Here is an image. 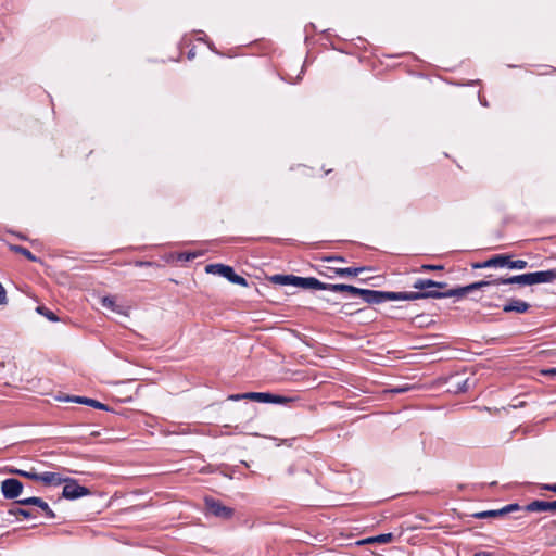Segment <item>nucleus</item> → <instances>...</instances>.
Wrapping results in <instances>:
<instances>
[{
	"label": "nucleus",
	"instance_id": "1",
	"mask_svg": "<svg viewBox=\"0 0 556 556\" xmlns=\"http://www.w3.org/2000/svg\"><path fill=\"white\" fill-rule=\"evenodd\" d=\"M492 282L488 280H481L473 283H470L465 287H457L444 291H424V292H414V301L420 299H445V298H463L466 294L480 290L485 287H491Z\"/></svg>",
	"mask_w": 556,
	"mask_h": 556
},
{
	"label": "nucleus",
	"instance_id": "2",
	"mask_svg": "<svg viewBox=\"0 0 556 556\" xmlns=\"http://www.w3.org/2000/svg\"><path fill=\"white\" fill-rule=\"evenodd\" d=\"M365 303L374 305L387 301H414V292H393L363 289L359 296Z\"/></svg>",
	"mask_w": 556,
	"mask_h": 556
},
{
	"label": "nucleus",
	"instance_id": "3",
	"mask_svg": "<svg viewBox=\"0 0 556 556\" xmlns=\"http://www.w3.org/2000/svg\"><path fill=\"white\" fill-rule=\"evenodd\" d=\"M205 511L216 518L229 520L233 517V508L224 505L219 500L211 496L204 498Z\"/></svg>",
	"mask_w": 556,
	"mask_h": 556
},
{
	"label": "nucleus",
	"instance_id": "4",
	"mask_svg": "<svg viewBox=\"0 0 556 556\" xmlns=\"http://www.w3.org/2000/svg\"><path fill=\"white\" fill-rule=\"evenodd\" d=\"M206 271L207 273H212V274H218L220 275L222 277L226 278L228 281L235 283V285H239V286H242V287H248L249 283H248V280L236 274L233 268L231 266H228V265H224V264H210L206 266Z\"/></svg>",
	"mask_w": 556,
	"mask_h": 556
},
{
	"label": "nucleus",
	"instance_id": "5",
	"mask_svg": "<svg viewBox=\"0 0 556 556\" xmlns=\"http://www.w3.org/2000/svg\"><path fill=\"white\" fill-rule=\"evenodd\" d=\"M63 483H65V485L63 486L62 496L67 500H77L90 494V490L78 484L75 479L65 478Z\"/></svg>",
	"mask_w": 556,
	"mask_h": 556
},
{
	"label": "nucleus",
	"instance_id": "6",
	"mask_svg": "<svg viewBox=\"0 0 556 556\" xmlns=\"http://www.w3.org/2000/svg\"><path fill=\"white\" fill-rule=\"evenodd\" d=\"M1 492L4 498L14 500L23 492V483L15 478H8L1 482Z\"/></svg>",
	"mask_w": 556,
	"mask_h": 556
},
{
	"label": "nucleus",
	"instance_id": "7",
	"mask_svg": "<svg viewBox=\"0 0 556 556\" xmlns=\"http://www.w3.org/2000/svg\"><path fill=\"white\" fill-rule=\"evenodd\" d=\"M247 400H253V401L261 402V403H273V404H283V403L289 402V399H287L285 396L273 394V393H267V392H248Z\"/></svg>",
	"mask_w": 556,
	"mask_h": 556
},
{
	"label": "nucleus",
	"instance_id": "8",
	"mask_svg": "<svg viewBox=\"0 0 556 556\" xmlns=\"http://www.w3.org/2000/svg\"><path fill=\"white\" fill-rule=\"evenodd\" d=\"M16 504L24 505V506H29V505L37 506V509H41L48 519L55 518L54 511L50 508L48 503L45 502L41 497L31 496V497L18 500V501H16Z\"/></svg>",
	"mask_w": 556,
	"mask_h": 556
},
{
	"label": "nucleus",
	"instance_id": "9",
	"mask_svg": "<svg viewBox=\"0 0 556 556\" xmlns=\"http://www.w3.org/2000/svg\"><path fill=\"white\" fill-rule=\"evenodd\" d=\"M492 282L491 286H500V285H520V286H532L531 285V274L526 273L521 275H515L507 278H497L489 280Z\"/></svg>",
	"mask_w": 556,
	"mask_h": 556
},
{
	"label": "nucleus",
	"instance_id": "10",
	"mask_svg": "<svg viewBox=\"0 0 556 556\" xmlns=\"http://www.w3.org/2000/svg\"><path fill=\"white\" fill-rule=\"evenodd\" d=\"M509 258H510V255H508V254H497L484 262L473 263L471 266L475 269L490 268V267H506Z\"/></svg>",
	"mask_w": 556,
	"mask_h": 556
},
{
	"label": "nucleus",
	"instance_id": "11",
	"mask_svg": "<svg viewBox=\"0 0 556 556\" xmlns=\"http://www.w3.org/2000/svg\"><path fill=\"white\" fill-rule=\"evenodd\" d=\"M447 287V283L444 281H434L432 279H424L419 278L417 279L413 288L419 290L418 292L424 291H437L435 289H445Z\"/></svg>",
	"mask_w": 556,
	"mask_h": 556
},
{
	"label": "nucleus",
	"instance_id": "12",
	"mask_svg": "<svg viewBox=\"0 0 556 556\" xmlns=\"http://www.w3.org/2000/svg\"><path fill=\"white\" fill-rule=\"evenodd\" d=\"M531 274V285L536 283H551L556 280V267L548 269V270H542V271H534Z\"/></svg>",
	"mask_w": 556,
	"mask_h": 556
},
{
	"label": "nucleus",
	"instance_id": "13",
	"mask_svg": "<svg viewBox=\"0 0 556 556\" xmlns=\"http://www.w3.org/2000/svg\"><path fill=\"white\" fill-rule=\"evenodd\" d=\"M294 286L303 289H316L321 290L324 288V282L318 280L315 277H299L294 278Z\"/></svg>",
	"mask_w": 556,
	"mask_h": 556
},
{
	"label": "nucleus",
	"instance_id": "14",
	"mask_svg": "<svg viewBox=\"0 0 556 556\" xmlns=\"http://www.w3.org/2000/svg\"><path fill=\"white\" fill-rule=\"evenodd\" d=\"M526 511H555L556 510V501L546 502V501H533L525 506Z\"/></svg>",
	"mask_w": 556,
	"mask_h": 556
},
{
	"label": "nucleus",
	"instance_id": "15",
	"mask_svg": "<svg viewBox=\"0 0 556 556\" xmlns=\"http://www.w3.org/2000/svg\"><path fill=\"white\" fill-rule=\"evenodd\" d=\"M530 308V304L518 299H510L504 306L503 312L505 313H518L523 314Z\"/></svg>",
	"mask_w": 556,
	"mask_h": 556
},
{
	"label": "nucleus",
	"instance_id": "16",
	"mask_svg": "<svg viewBox=\"0 0 556 556\" xmlns=\"http://www.w3.org/2000/svg\"><path fill=\"white\" fill-rule=\"evenodd\" d=\"M65 401H71V402H75V403H79V404H85V405H88V406H91V407H94V408H98V409H102V410H109V407L108 405L94 400V399H90V397H85V396H67L65 399Z\"/></svg>",
	"mask_w": 556,
	"mask_h": 556
},
{
	"label": "nucleus",
	"instance_id": "17",
	"mask_svg": "<svg viewBox=\"0 0 556 556\" xmlns=\"http://www.w3.org/2000/svg\"><path fill=\"white\" fill-rule=\"evenodd\" d=\"M38 481L45 483L46 485H60L65 481V478H63L60 473L46 471L39 473Z\"/></svg>",
	"mask_w": 556,
	"mask_h": 556
},
{
	"label": "nucleus",
	"instance_id": "18",
	"mask_svg": "<svg viewBox=\"0 0 556 556\" xmlns=\"http://www.w3.org/2000/svg\"><path fill=\"white\" fill-rule=\"evenodd\" d=\"M294 275H273L269 277V281L280 286H294Z\"/></svg>",
	"mask_w": 556,
	"mask_h": 556
},
{
	"label": "nucleus",
	"instance_id": "19",
	"mask_svg": "<svg viewBox=\"0 0 556 556\" xmlns=\"http://www.w3.org/2000/svg\"><path fill=\"white\" fill-rule=\"evenodd\" d=\"M8 514L14 517L22 516L25 519H34L37 517V515L29 509L21 508V507H13L8 510Z\"/></svg>",
	"mask_w": 556,
	"mask_h": 556
},
{
	"label": "nucleus",
	"instance_id": "20",
	"mask_svg": "<svg viewBox=\"0 0 556 556\" xmlns=\"http://www.w3.org/2000/svg\"><path fill=\"white\" fill-rule=\"evenodd\" d=\"M365 267H346V268H336V275L340 277H349V276H357L359 273L364 271Z\"/></svg>",
	"mask_w": 556,
	"mask_h": 556
},
{
	"label": "nucleus",
	"instance_id": "21",
	"mask_svg": "<svg viewBox=\"0 0 556 556\" xmlns=\"http://www.w3.org/2000/svg\"><path fill=\"white\" fill-rule=\"evenodd\" d=\"M101 305L113 312L122 313V307L116 304L114 296L105 295L101 298Z\"/></svg>",
	"mask_w": 556,
	"mask_h": 556
},
{
	"label": "nucleus",
	"instance_id": "22",
	"mask_svg": "<svg viewBox=\"0 0 556 556\" xmlns=\"http://www.w3.org/2000/svg\"><path fill=\"white\" fill-rule=\"evenodd\" d=\"M393 540V534L392 533H383V534H379V535H376V536H371V538H368L366 540L363 541V543H381V544H384V543H389Z\"/></svg>",
	"mask_w": 556,
	"mask_h": 556
},
{
	"label": "nucleus",
	"instance_id": "23",
	"mask_svg": "<svg viewBox=\"0 0 556 556\" xmlns=\"http://www.w3.org/2000/svg\"><path fill=\"white\" fill-rule=\"evenodd\" d=\"M10 249L12 251H14L15 253L24 255L27 260H29L31 262H37L38 261L37 256H35L28 249H26V248H24L22 245L12 244V245H10Z\"/></svg>",
	"mask_w": 556,
	"mask_h": 556
},
{
	"label": "nucleus",
	"instance_id": "24",
	"mask_svg": "<svg viewBox=\"0 0 556 556\" xmlns=\"http://www.w3.org/2000/svg\"><path fill=\"white\" fill-rule=\"evenodd\" d=\"M502 516H504V514L501 511V508L492 509V510H483V511L472 514V517L477 518V519H485V518L502 517Z\"/></svg>",
	"mask_w": 556,
	"mask_h": 556
},
{
	"label": "nucleus",
	"instance_id": "25",
	"mask_svg": "<svg viewBox=\"0 0 556 556\" xmlns=\"http://www.w3.org/2000/svg\"><path fill=\"white\" fill-rule=\"evenodd\" d=\"M506 267L510 269H525L528 267V262L525 260L513 261L511 257L508 260Z\"/></svg>",
	"mask_w": 556,
	"mask_h": 556
},
{
	"label": "nucleus",
	"instance_id": "26",
	"mask_svg": "<svg viewBox=\"0 0 556 556\" xmlns=\"http://www.w3.org/2000/svg\"><path fill=\"white\" fill-rule=\"evenodd\" d=\"M321 290H328L331 292H344L345 290V283H325L324 288Z\"/></svg>",
	"mask_w": 556,
	"mask_h": 556
},
{
	"label": "nucleus",
	"instance_id": "27",
	"mask_svg": "<svg viewBox=\"0 0 556 556\" xmlns=\"http://www.w3.org/2000/svg\"><path fill=\"white\" fill-rule=\"evenodd\" d=\"M523 509L525 510V506H520L519 504L517 503H513V504H508L504 507L501 508V511L505 515L509 514V513H514V511H518V510H521Z\"/></svg>",
	"mask_w": 556,
	"mask_h": 556
},
{
	"label": "nucleus",
	"instance_id": "28",
	"mask_svg": "<svg viewBox=\"0 0 556 556\" xmlns=\"http://www.w3.org/2000/svg\"><path fill=\"white\" fill-rule=\"evenodd\" d=\"M37 312L39 314L46 316L51 321H56L58 320L56 315L53 312H51L50 309H48L47 307H45V306L37 307Z\"/></svg>",
	"mask_w": 556,
	"mask_h": 556
},
{
	"label": "nucleus",
	"instance_id": "29",
	"mask_svg": "<svg viewBox=\"0 0 556 556\" xmlns=\"http://www.w3.org/2000/svg\"><path fill=\"white\" fill-rule=\"evenodd\" d=\"M345 293H349L350 295L352 296H361L362 295V292H363V289L362 288H357V287H354V286H351V285H345V290H344Z\"/></svg>",
	"mask_w": 556,
	"mask_h": 556
},
{
	"label": "nucleus",
	"instance_id": "30",
	"mask_svg": "<svg viewBox=\"0 0 556 556\" xmlns=\"http://www.w3.org/2000/svg\"><path fill=\"white\" fill-rule=\"evenodd\" d=\"M21 477H25V478L30 479L33 481H38L39 473L36 472L34 469H31L29 471L24 470V475H21Z\"/></svg>",
	"mask_w": 556,
	"mask_h": 556
},
{
	"label": "nucleus",
	"instance_id": "31",
	"mask_svg": "<svg viewBox=\"0 0 556 556\" xmlns=\"http://www.w3.org/2000/svg\"><path fill=\"white\" fill-rule=\"evenodd\" d=\"M443 268H444L443 265L425 264L421 266L420 270H422V271L442 270Z\"/></svg>",
	"mask_w": 556,
	"mask_h": 556
},
{
	"label": "nucleus",
	"instance_id": "32",
	"mask_svg": "<svg viewBox=\"0 0 556 556\" xmlns=\"http://www.w3.org/2000/svg\"><path fill=\"white\" fill-rule=\"evenodd\" d=\"M7 303H8L7 291H5L4 287L2 286V283L0 282V305H4Z\"/></svg>",
	"mask_w": 556,
	"mask_h": 556
},
{
	"label": "nucleus",
	"instance_id": "33",
	"mask_svg": "<svg viewBox=\"0 0 556 556\" xmlns=\"http://www.w3.org/2000/svg\"><path fill=\"white\" fill-rule=\"evenodd\" d=\"M228 400H230V401L247 400V393L231 394L228 396Z\"/></svg>",
	"mask_w": 556,
	"mask_h": 556
},
{
	"label": "nucleus",
	"instance_id": "34",
	"mask_svg": "<svg viewBox=\"0 0 556 556\" xmlns=\"http://www.w3.org/2000/svg\"><path fill=\"white\" fill-rule=\"evenodd\" d=\"M328 262H341V263H344L345 262V258L343 256H340V255H333V256H329L326 258Z\"/></svg>",
	"mask_w": 556,
	"mask_h": 556
},
{
	"label": "nucleus",
	"instance_id": "35",
	"mask_svg": "<svg viewBox=\"0 0 556 556\" xmlns=\"http://www.w3.org/2000/svg\"><path fill=\"white\" fill-rule=\"evenodd\" d=\"M542 489H543V490H546V491H552V492L556 493V483H552V484H543V485H542Z\"/></svg>",
	"mask_w": 556,
	"mask_h": 556
},
{
	"label": "nucleus",
	"instance_id": "36",
	"mask_svg": "<svg viewBox=\"0 0 556 556\" xmlns=\"http://www.w3.org/2000/svg\"><path fill=\"white\" fill-rule=\"evenodd\" d=\"M543 375L556 376V367L542 370Z\"/></svg>",
	"mask_w": 556,
	"mask_h": 556
},
{
	"label": "nucleus",
	"instance_id": "37",
	"mask_svg": "<svg viewBox=\"0 0 556 556\" xmlns=\"http://www.w3.org/2000/svg\"><path fill=\"white\" fill-rule=\"evenodd\" d=\"M8 471L12 475L21 476L24 475V470L17 468H9Z\"/></svg>",
	"mask_w": 556,
	"mask_h": 556
},
{
	"label": "nucleus",
	"instance_id": "38",
	"mask_svg": "<svg viewBox=\"0 0 556 556\" xmlns=\"http://www.w3.org/2000/svg\"><path fill=\"white\" fill-rule=\"evenodd\" d=\"M245 409H247L248 414L250 415V419H252L255 416V407L247 406Z\"/></svg>",
	"mask_w": 556,
	"mask_h": 556
},
{
	"label": "nucleus",
	"instance_id": "39",
	"mask_svg": "<svg viewBox=\"0 0 556 556\" xmlns=\"http://www.w3.org/2000/svg\"><path fill=\"white\" fill-rule=\"evenodd\" d=\"M544 528H547V529H551V530H556V520H551L548 521Z\"/></svg>",
	"mask_w": 556,
	"mask_h": 556
},
{
	"label": "nucleus",
	"instance_id": "40",
	"mask_svg": "<svg viewBox=\"0 0 556 556\" xmlns=\"http://www.w3.org/2000/svg\"><path fill=\"white\" fill-rule=\"evenodd\" d=\"M473 556H492V553L486 551H479L473 554Z\"/></svg>",
	"mask_w": 556,
	"mask_h": 556
},
{
	"label": "nucleus",
	"instance_id": "41",
	"mask_svg": "<svg viewBox=\"0 0 556 556\" xmlns=\"http://www.w3.org/2000/svg\"><path fill=\"white\" fill-rule=\"evenodd\" d=\"M458 391L466 392L467 391V380L463 382V384H458Z\"/></svg>",
	"mask_w": 556,
	"mask_h": 556
},
{
	"label": "nucleus",
	"instance_id": "42",
	"mask_svg": "<svg viewBox=\"0 0 556 556\" xmlns=\"http://www.w3.org/2000/svg\"><path fill=\"white\" fill-rule=\"evenodd\" d=\"M350 306H351V304H350V303L344 304V305H343V307H342V312H343V313H345V314H349V313L345 311V308H348V307H350Z\"/></svg>",
	"mask_w": 556,
	"mask_h": 556
},
{
	"label": "nucleus",
	"instance_id": "43",
	"mask_svg": "<svg viewBox=\"0 0 556 556\" xmlns=\"http://www.w3.org/2000/svg\"><path fill=\"white\" fill-rule=\"evenodd\" d=\"M137 265L138 266L151 265V263L150 262H137Z\"/></svg>",
	"mask_w": 556,
	"mask_h": 556
},
{
	"label": "nucleus",
	"instance_id": "44",
	"mask_svg": "<svg viewBox=\"0 0 556 556\" xmlns=\"http://www.w3.org/2000/svg\"><path fill=\"white\" fill-rule=\"evenodd\" d=\"M191 258H194V255H193V254H187V255H186V257H185V260H187V261H189V260H191Z\"/></svg>",
	"mask_w": 556,
	"mask_h": 556
},
{
	"label": "nucleus",
	"instance_id": "45",
	"mask_svg": "<svg viewBox=\"0 0 556 556\" xmlns=\"http://www.w3.org/2000/svg\"><path fill=\"white\" fill-rule=\"evenodd\" d=\"M394 391H395V392H402V391H404V389H396V390H394Z\"/></svg>",
	"mask_w": 556,
	"mask_h": 556
}]
</instances>
